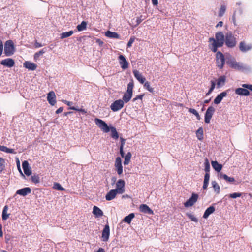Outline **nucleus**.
Listing matches in <instances>:
<instances>
[{
    "instance_id": "1",
    "label": "nucleus",
    "mask_w": 252,
    "mask_h": 252,
    "mask_svg": "<svg viewBox=\"0 0 252 252\" xmlns=\"http://www.w3.org/2000/svg\"><path fill=\"white\" fill-rule=\"evenodd\" d=\"M209 48L213 52H216L218 48L223 46L224 43L229 48H233L236 45V39L231 32H227L225 36L221 32L215 34V38H209Z\"/></svg>"
},
{
    "instance_id": "2",
    "label": "nucleus",
    "mask_w": 252,
    "mask_h": 252,
    "mask_svg": "<svg viewBox=\"0 0 252 252\" xmlns=\"http://www.w3.org/2000/svg\"><path fill=\"white\" fill-rule=\"evenodd\" d=\"M226 60L227 64L233 69L241 71L246 68L242 63L236 62L235 59L230 55L226 57Z\"/></svg>"
},
{
    "instance_id": "3",
    "label": "nucleus",
    "mask_w": 252,
    "mask_h": 252,
    "mask_svg": "<svg viewBox=\"0 0 252 252\" xmlns=\"http://www.w3.org/2000/svg\"><path fill=\"white\" fill-rule=\"evenodd\" d=\"M120 139H121V145L120 147V153L122 157H123V158L124 157L125 160L124 161V164L125 165H126L129 163L132 155L130 152H128L126 154V155L125 156H124L123 147L125 143V140L122 137H121Z\"/></svg>"
},
{
    "instance_id": "4",
    "label": "nucleus",
    "mask_w": 252,
    "mask_h": 252,
    "mask_svg": "<svg viewBox=\"0 0 252 252\" xmlns=\"http://www.w3.org/2000/svg\"><path fill=\"white\" fill-rule=\"evenodd\" d=\"M134 84L133 82H129L127 85V90L123 96L124 103H127L129 101L132 96L133 88Z\"/></svg>"
},
{
    "instance_id": "5",
    "label": "nucleus",
    "mask_w": 252,
    "mask_h": 252,
    "mask_svg": "<svg viewBox=\"0 0 252 252\" xmlns=\"http://www.w3.org/2000/svg\"><path fill=\"white\" fill-rule=\"evenodd\" d=\"M15 47L13 42L9 40L6 41L4 44V52L6 56H10L15 52Z\"/></svg>"
},
{
    "instance_id": "6",
    "label": "nucleus",
    "mask_w": 252,
    "mask_h": 252,
    "mask_svg": "<svg viewBox=\"0 0 252 252\" xmlns=\"http://www.w3.org/2000/svg\"><path fill=\"white\" fill-rule=\"evenodd\" d=\"M216 53V65L220 69H221L225 64L224 56L221 52L217 51Z\"/></svg>"
},
{
    "instance_id": "7",
    "label": "nucleus",
    "mask_w": 252,
    "mask_h": 252,
    "mask_svg": "<svg viewBox=\"0 0 252 252\" xmlns=\"http://www.w3.org/2000/svg\"><path fill=\"white\" fill-rule=\"evenodd\" d=\"M95 124L104 132H109L110 129L107 124L103 120L98 118H95L94 120Z\"/></svg>"
},
{
    "instance_id": "8",
    "label": "nucleus",
    "mask_w": 252,
    "mask_h": 252,
    "mask_svg": "<svg viewBox=\"0 0 252 252\" xmlns=\"http://www.w3.org/2000/svg\"><path fill=\"white\" fill-rule=\"evenodd\" d=\"M124 103L121 99H119L115 101L110 105V108L113 112H116L124 107Z\"/></svg>"
},
{
    "instance_id": "9",
    "label": "nucleus",
    "mask_w": 252,
    "mask_h": 252,
    "mask_svg": "<svg viewBox=\"0 0 252 252\" xmlns=\"http://www.w3.org/2000/svg\"><path fill=\"white\" fill-rule=\"evenodd\" d=\"M215 111V108L213 106H209L205 115L204 121L206 123L208 124L210 122V120Z\"/></svg>"
},
{
    "instance_id": "10",
    "label": "nucleus",
    "mask_w": 252,
    "mask_h": 252,
    "mask_svg": "<svg viewBox=\"0 0 252 252\" xmlns=\"http://www.w3.org/2000/svg\"><path fill=\"white\" fill-rule=\"evenodd\" d=\"M114 166L117 174L119 175H122L123 174V166L122 164V160L120 157H118L116 158Z\"/></svg>"
},
{
    "instance_id": "11",
    "label": "nucleus",
    "mask_w": 252,
    "mask_h": 252,
    "mask_svg": "<svg viewBox=\"0 0 252 252\" xmlns=\"http://www.w3.org/2000/svg\"><path fill=\"white\" fill-rule=\"evenodd\" d=\"M198 198V195L197 194L193 193L191 197L188 199L186 202L184 203V206L186 207H189L192 206L197 201Z\"/></svg>"
},
{
    "instance_id": "12",
    "label": "nucleus",
    "mask_w": 252,
    "mask_h": 252,
    "mask_svg": "<svg viewBox=\"0 0 252 252\" xmlns=\"http://www.w3.org/2000/svg\"><path fill=\"white\" fill-rule=\"evenodd\" d=\"M125 181L122 179H119L116 183V189L119 194H122L125 192Z\"/></svg>"
},
{
    "instance_id": "13",
    "label": "nucleus",
    "mask_w": 252,
    "mask_h": 252,
    "mask_svg": "<svg viewBox=\"0 0 252 252\" xmlns=\"http://www.w3.org/2000/svg\"><path fill=\"white\" fill-rule=\"evenodd\" d=\"M118 59L119 61L120 65L123 69L125 70L128 68L129 63L124 55H119L118 57Z\"/></svg>"
},
{
    "instance_id": "14",
    "label": "nucleus",
    "mask_w": 252,
    "mask_h": 252,
    "mask_svg": "<svg viewBox=\"0 0 252 252\" xmlns=\"http://www.w3.org/2000/svg\"><path fill=\"white\" fill-rule=\"evenodd\" d=\"M110 235V228L108 225H105L102 232V240L106 242L108 240Z\"/></svg>"
},
{
    "instance_id": "15",
    "label": "nucleus",
    "mask_w": 252,
    "mask_h": 252,
    "mask_svg": "<svg viewBox=\"0 0 252 252\" xmlns=\"http://www.w3.org/2000/svg\"><path fill=\"white\" fill-rule=\"evenodd\" d=\"M239 49L242 52H246L252 49V44H247L245 42L242 41L239 44Z\"/></svg>"
},
{
    "instance_id": "16",
    "label": "nucleus",
    "mask_w": 252,
    "mask_h": 252,
    "mask_svg": "<svg viewBox=\"0 0 252 252\" xmlns=\"http://www.w3.org/2000/svg\"><path fill=\"white\" fill-rule=\"evenodd\" d=\"M249 89L242 88H238L235 89V94L240 96H248L250 94Z\"/></svg>"
},
{
    "instance_id": "17",
    "label": "nucleus",
    "mask_w": 252,
    "mask_h": 252,
    "mask_svg": "<svg viewBox=\"0 0 252 252\" xmlns=\"http://www.w3.org/2000/svg\"><path fill=\"white\" fill-rule=\"evenodd\" d=\"M0 64L3 66L10 68L14 65L15 62L14 60L11 58H7L2 60L0 62Z\"/></svg>"
},
{
    "instance_id": "18",
    "label": "nucleus",
    "mask_w": 252,
    "mask_h": 252,
    "mask_svg": "<svg viewBox=\"0 0 252 252\" xmlns=\"http://www.w3.org/2000/svg\"><path fill=\"white\" fill-rule=\"evenodd\" d=\"M47 100L49 103L53 106L56 103L55 94L53 91L50 92L47 95Z\"/></svg>"
},
{
    "instance_id": "19",
    "label": "nucleus",
    "mask_w": 252,
    "mask_h": 252,
    "mask_svg": "<svg viewBox=\"0 0 252 252\" xmlns=\"http://www.w3.org/2000/svg\"><path fill=\"white\" fill-rule=\"evenodd\" d=\"M139 210L141 212L150 215H153L154 214L153 211L146 204L140 205L139 206Z\"/></svg>"
},
{
    "instance_id": "20",
    "label": "nucleus",
    "mask_w": 252,
    "mask_h": 252,
    "mask_svg": "<svg viewBox=\"0 0 252 252\" xmlns=\"http://www.w3.org/2000/svg\"><path fill=\"white\" fill-rule=\"evenodd\" d=\"M133 73L134 77L136 78V79L141 84H143L146 80V79L142 76V75L139 72V71L137 70H134L133 71Z\"/></svg>"
},
{
    "instance_id": "21",
    "label": "nucleus",
    "mask_w": 252,
    "mask_h": 252,
    "mask_svg": "<svg viewBox=\"0 0 252 252\" xmlns=\"http://www.w3.org/2000/svg\"><path fill=\"white\" fill-rule=\"evenodd\" d=\"M22 167L24 170V173L27 176H30L32 174V170L31 169L30 167L29 166V164L28 161H24L22 163Z\"/></svg>"
},
{
    "instance_id": "22",
    "label": "nucleus",
    "mask_w": 252,
    "mask_h": 252,
    "mask_svg": "<svg viewBox=\"0 0 252 252\" xmlns=\"http://www.w3.org/2000/svg\"><path fill=\"white\" fill-rule=\"evenodd\" d=\"M118 192L117 190L111 189L106 195L105 198L107 201H110L114 199Z\"/></svg>"
},
{
    "instance_id": "23",
    "label": "nucleus",
    "mask_w": 252,
    "mask_h": 252,
    "mask_svg": "<svg viewBox=\"0 0 252 252\" xmlns=\"http://www.w3.org/2000/svg\"><path fill=\"white\" fill-rule=\"evenodd\" d=\"M31 192V189L29 187H25L21 189L18 190L16 191V194H19L23 196L27 195V194Z\"/></svg>"
},
{
    "instance_id": "24",
    "label": "nucleus",
    "mask_w": 252,
    "mask_h": 252,
    "mask_svg": "<svg viewBox=\"0 0 252 252\" xmlns=\"http://www.w3.org/2000/svg\"><path fill=\"white\" fill-rule=\"evenodd\" d=\"M227 91H224L218 95L214 100V103L216 104H219L223 98L227 95Z\"/></svg>"
},
{
    "instance_id": "25",
    "label": "nucleus",
    "mask_w": 252,
    "mask_h": 252,
    "mask_svg": "<svg viewBox=\"0 0 252 252\" xmlns=\"http://www.w3.org/2000/svg\"><path fill=\"white\" fill-rule=\"evenodd\" d=\"M24 66L31 70H35L37 68V65L34 63L26 61L23 63Z\"/></svg>"
},
{
    "instance_id": "26",
    "label": "nucleus",
    "mask_w": 252,
    "mask_h": 252,
    "mask_svg": "<svg viewBox=\"0 0 252 252\" xmlns=\"http://www.w3.org/2000/svg\"><path fill=\"white\" fill-rule=\"evenodd\" d=\"M105 35L110 38L120 39V36L119 34L116 32L108 31L105 32Z\"/></svg>"
},
{
    "instance_id": "27",
    "label": "nucleus",
    "mask_w": 252,
    "mask_h": 252,
    "mask_svg": "<svg viewBox=\"0 0 252 252\" xmlns=\"http://www.w3.org/2000/svg\"><path fill=\"white\" fill-rule=\"evenodd\" d=\"M93 213L96 217H101L103 215V211L98 207L94 206Z\"/></svg>"
},
{
    "instance_id": "28",
    "label": "nucleus",
    "mask_w": 252,
    "mask_h": 252,
    "mask_svg": "<svg viewBox=\"0 0 252 252\" xmlns=\"http://www.w3.org/2000/svg\"><path fill=\"white\" fill-rule=\"evenodd\" d=\"M213 168L218 172H220L222 168L221 164H219L217 161H212L211 162Z\"/></svg>"
},
{
    "instance_id": "29",
    "label": "nucleus",
    "mask_w": 252,
    "mask_h": 252,
    "mask_svg": "<svg viewBox=\"0 0 252 252\" xmlns=\"http://www.w3.org/2000/svg\"><path fill=\"white\" fill-rule=\"evenodd\" d=\"M215 210V207L214 206H210L208 207L205 211L203 217L205 219H206L208 217V216L213 213Z\"/></svg>"
},
{
    "instance_id": "30",
    "label": "nucleus",
    "mask_w": 252,
    "mask_h": 252,
    "mask_svg": "<svg viewBox=\"0 0 252 252\" xmlns=\"http://www.w3.org/2000/svg\"><path fill=\"white\" fill-rule=\"evenodd\" d=\"M219 176L220 178L224 179L227 182L233 183L235 181V179L233 177H228L227 175L222 173H220Z\"/></svg>"
},
{
    "instance_id": "31",
    "label": "nucleus",
    "mask_w": 252,
    "mask_h": 252,
    "mask_svg": "<svg viewBox=\"0 0 252 252\" xmlns=\"http://www.w3.org/2000/svg\"><path fill=\"white\" fill-rule=\"evenodd\" d=\"M196 135L197 139L202 141L203 139V129L202 127H199L196 131Z\"/></svg>"
},
{
    "instance_id": "32",
    "label": "nucleus",
    "mask_w": 252,
    "mask_h": 252,
    "mask_svg": "<svg viewBox=\"0 0 252 252\" xmlns=\"http://www.w3.org/2000/svg\"><path fill=\"white\" fill-rule=\"evenodd\" d=\"M210 179V174H205L204 176V179L203 185V189L204 190L207 189V187L209 184V181Z\"/></svg>"
},
{
    "instance_id": "33",
    "label": "nucleus",
    "mask_w": 252,
    "mask_h": 252,
    "mask_svg": "<svg viewBox=\"0 0 252 252\" xmlns=\"http://www.w3.org/2000/svg\"><path fill=\"white\" fill-rule=\"evenodd\" d=\"M0 150L7 153H15L14 149L8 148L5 146H0Z\"/></svg>"
},
{
    "instance_id": "34",
    "label": "nucleus",
    "mask_w": 252,
    "mask_h": 252,
    "mask_svg": "<svg viewBox=\"0 0 252 252\" xmlns=\"http://www.w3.org/2000/svg\"><path fill=\"white\" fill-rule=\"evenodd\" d=\"M212 185L214 189V191L217 194H219L220 192V187L217 182L215 181L212 182Z\"/></svg>"
},
{
    "instance_id": "35",
    "label": "nucleus",
    "mask_w": 252,
    "mask_h": 252,
    "mask_svg": "<svg viewBox=\"0 0 252 252\" xmlns=\"http://www.w3.org/2000/svg\"><path fill=\"white\" fill-rule=\"evenodd\" d=\"M134 216L135 215L134 213H130L128 216L124 218V221L126 222H127L128 224H130L131 223L132 219L134 218Z\"/></svg>"
},
{
    "instance_id": "36",
    "label": "nucleus",
    "mask_w": 252,
    "mask_h": 252,
    "mask_svg": "<svg viewBox=\"0 0 252 252\" xmlns=\"http://www.w3.org/2000/svg\"><path fill=\"white\" fill-rule=\"evenodd\" d=\"M73 31L72 30L69 32H62L60 35V38L61 39L67 38L68 37L71 36L73 34Z\"/></svg>"
},
{
    "instance_id": "37",
    "label": "nucleus",
    "mask_w": 252,
    "mask_h": 252,
    "mask_svg": "<svg viewBox=\"0 0 252 252\" xmlns=\"http://www.w3.org/2000/svg\"><path fill=\"white\" fill-rule=\"evenodd\" d=\"M8 210V206L7 205L5 206L3 208L2 214V218L3 220H6L9 217V214H7V212Z\"/></svg>"
},
{
    "instance_id": "38",
    "label": "nucleus",
    "mask_w": 252,
    "mask_h": 252,
    "mask_svg": "<svg viewBox=\"0 0 252 252\" xmlns=\"http://www.w3.org/2000/svg\"><path fill=\"white\" fill-rule=\"evenodd\" d=\"M87 23L85 21H82L80 24L77 26V29L78 31H82L86 29Z\"/></svg>"
},
{
    "instance_id": "39",
    "label": "nucleus",
    "mask_w": 252,
    "mask_h": 252,
    "mask_svg": "<svg viewBox=\"0 0 252 252\" xmlns=\"http://www.w3.org/2000/svg\"><path fill=\"white\" fill-rule=\"evenodd\" d=\"M111 131V136L115 139H117L119 137L118 133L116 130V129L114 127H112L110 128Z\"/></svg>"
},
{
    "instance_id": "40",
    "label": "nucleus",
    "mask_w": 252,
    "mask_h": 252,
    "mask_svg": "<svg viewBox=\"0 0 252 252\" xmlns=\"http://www.w3.org/2000/svg\"><path fill=\"white\" fill-rule=\"evenodd\" d=\"M53 188L57 190L63 191L65 189L61 186V185L58 183H54Z\"/></svg>"
},
{
    "instance_id": "41",
    "label": "nucleus",
    "mask_w": 252,
    "mask_h": 252,
    "mask_svg": "<svg viewBox=\"0 0 252 252\" xmlns=\"http://www.w3.org/2000/svg\"><path fill=\"white\" fill-rule=\"evenodd\" d=\"M45 52L46 50H45L44 49H42L39 52L35 53L34 55V59L35 61L37 60L40 56L42 55Z\"/></svg>"
},
{
    "instance_id": "42",
    "label": "nucleus",
    "mask_w": 252,
    "mask_h": 252,
    "mask_svg": "<svg viewBox=\"0 0 252 252\" xmlns=\"http://www.w3.org/2000/svg\"><path fill=\"white\" fill-rule=\"evenodd\" d=\"M144 87L149 91L150 93H153L154 92V89L151 87L150 83L148 81H145L144 83Z\"/></svg>"
},
{
    "instance_id": "43",
    "label": "nucleus",
    "mask_w": 252,
    "mask_h": 252,
    "mask_svg": "<svg viewBox=\"0 0 252 252\" xmlns=\"http://www.w3.org/2000/svg\"><path fill=\"white\" fill-rule=\"evenodd\" d=\"M31 179L34 184L39 183L40 182V178L38 175H33L31 177Z\"/></svg>"
},
{
    "instance_id": "44",
    "label": "nucleus",
    "mask_w": 252,
    "mask_h": 252,
    "mask_svg": "<svg viewBox=\"0 0 252 252\" xmlns=\"http://www.w3.org/2000/svg\"><path fill=\"white\" fill-rule=\"evenodd\" d=\"M5 168V160L2 158H0V173L2 172V171Z\"/></svg>"
},
{
    "instance_id": "45",
    "label": "nucleus",
    "mask_w": 252,
    "mask_h": 252,
    "mask_svg": "<svg viewBox=\"0 0 252 252\" xmlns=\"http://www.w3.org/2000/svg\"><path fill=\"white\" fill-rule=\"evenodd\" d=\"M225 81V76H220L217 81V85L218 86H220L222 83L223 84Z\"/></svg>"
},
{
    "instance_id": "46",
    "label": "nucleus",
    "mask_w": 252,
    "mask_h": 252,
    "mask_svg": "<svg viewBox=\"0 0 252 252\" xmlns=\"http://www.w3.org/2000/svg\"><path fill=\"white\" fill-rule=\"evenodd\" d=\"M226 10V7L224 5H222L220 9L219 12V16L221 17L223 15Z\"/></svg>"
},
{
    "instance_id": "47",
    "label": "nucleus",
    "mask_w": 252,
    "mask_h": 252,
    "mask_svg": "<svg viewBox=\"0 0 252 252\" xmlns=\"http://www.w3.org/2000/svg\"><path fill=\"white\" fill-rule=\"evenodd\" d=\"M241 195H242V193H241L235 192V193H233L230 194L229 196V197L232 198H236L237 197H241Z\"/></svg>"
},
{
    "instance_id": "48",
    "label": "nucleus",
    "mask_w": 252,
    "mask_h": 252,
    "mask_svg": "<svg viewBox=\"0 0 252 252\" xmlns=\"http://www.w3.org/2000/svg\"><path fill=\"white\" fill-rule=\"evenodd\" d=\"M69 109H71V110H74L75 111L81 112L83 114H86L87 113V111L84 109H82V108L79 109V108H77L74 106L70 107Z\"/></svg>"
},
{
    "instance_id": "49",
    "label": "nucleus",
    "mask_w": 252,
    "mask_h": 252,
    "mask_svg": "<svg viewBox=\"0 0 252 252\" xmlns=\"http://www.w3.org/2000/svg\"><path fill=\"white\" fill-rule=\"evenodd\" d=\"M135 37L134 36H131L127 44V47L129 48V47H131L132 44L135 41Z\"/></svg>"
},
{
    "instance_id": "50",
    "label": "nucleus",
    "mask_w": 252,
    "mask_h": 252,
    "mask_svg": "<svg viewBox=\"0 0 252 252\" xmlns=\"http://www.w3.org/2000/svg\"><path fill=\"white\" fill-rule=\"evenodd\" d=\"M205 171L206 172L205 174H209V171H210V164L208 161L207 160L205 165Z\"/></svg>"
},
{
    "instance_id": "51",
    "label": "nucleus",
    "mask_w": 252,
    "mask_h": 252,
    "mask_svg": "<svg viewBox=\"0 0 252 252\" xmlns=\"http://www.w3.org/2000/svg\"><path fill=\"white\" fill-rule=\"evenodd\" d=\"M242 87L245 88H247L249 90L252 91V85L248 84H243L242 85Z\"/></svg>"
},
{
    "instance_id": "52",
    "label": "nucleus",
    "mask_w": 252,
    "mask_h": 252,
    "mask_svg": "<svg viewBox=\"0 0 252 252\" xmlns=\"http://www.w3.org/2000/svg\"><path fill=\"white\" fill-rule=\"evenodd\" d=\"M187 215L191 220H192L194 222H197L198 219L195 216H194L193 215L188 214Z\"/></svg>"
},
{
    "instance_id": "53",
    "label": "nucleus",
    "mask_w": 252,
    "mask_h": 252,
    "mask_svg": "<svg viewBox=\"0 0 252 252\" xmlns=\"http://www.w3.org/2000/svg\"><path fill=\"white\" fill-rule=\"evenodd\" d=\"M144 94H140V95H137L135 98H134L132 100V101L133 102L136 101L138 99H140V100H142L143 96H144Z\"/></svg>"
},
{
    "instance_id": "54",
    "label": "nucleus",
    "mask_w": 252,
    "mask_h": 252,
    "mask_svg": "<svg viewBox=\"0 0 252 252\" xmlns=\"http://www.w3.org/2000/svg\"><path fill=\"white\" fill-rule=\"evenodd\" d=\"M3 50V43H2V41L1 40H0V57L1 56V55L2 53Z\"/></svg>"
},
{
    "instance_id": "55",
    "label": "nucleus",
    "mask_w": 252,
    "mask_h": 252,
    "mask_svg": "<svg viewBox=\"0 0 252 252\" xmlns=\"http://www.w3.org/2000/svg\"><path fill=\"white\" fill-rule=\"evenodd\" d=\"M42 46H43V45L41 43L37 42L36 40L35 41V43H34L35 48H37L41 47Z\"/></svg>"
},
{
    "instance_id": "56",
    "label": "nucleus",
    "mask_w": 252,
    "mask_h": 252,
    "mask_svg": "<svg viewBox=\"0 0 252 252\" xmlns=\"http://www.w3.org/2000/svg\"><path fill=\"white\" fill-rule=\"evenodd\" d=\"M188 111L193 115H194L197 112L195 109L193 108H189Z\"/></svg>"
},
{
    "instance_id": "57",
    "label": "nucleus",
    "mask_w": 252,
    "mask_h": 252,
    "mask_svg": "<svg viewBox=\"0 0 252 252\" xmlns=\"http://www.w3.org/2000/svg\"><path fill=\"white\" fill-rule=\"evenodd\" d=\"M63 107H60L59 109H58L56 110V114H59V113H61L62 112H63Z\"/></svg>"
},
{
    "instance_id": "58",
    "label": "nucleus",
    "mask_w": 252,
    "mask_h": 252,
    "mask_svg": "<svg viewBox=\"0 0 252 252\" xmlns=\"http://www.w3.org/2000/svg\"><path fill=\"white\" fill-rule=\"evenodd\" d=\"M140 17H138L136 20V25H138L142 21V19Z\"/></svg>"
},
{
    "instance_id": "59",
    "label": "nucleus",
    "mask_w": 252,
    "mask_h": 252,
    "mask_svg": "<svg viewBox=\"0 0 252 252\" xmlns=\"http://www.w3.org/2000/svg\"><path fill=\"white\" fill-rule=\"evenodd\" d=\"M232 22L233 23L236 25V15H235V12L234 13L233 15L232 18Z\"/></svg>"
},
{
    "instance_id": "60",
    "label": "nucleus",
    "mask_w": 252,
    "mask_h": 252,
    "mask_svg": "<svg viewBox=\"0 0 252 252\" xmlns=\"http://www.w3.org/2000/svg\"><path fill=\"white\" fill-rule=\"evenodd\" d=\"M63 102L66 104L67 105L70 106L72 104V102L70 101H68L67 100H63Z\"/></svg>"
},
{
    "instance_id": "61",
    "label": "nucleus",
    "mask_w": 252,
    "mask_h": 252,
    "mask_svg": "<svg viewBox=\"0 0 252 252\" xmlns=\"http://www.w3.org/2000/svg\"><path fill=\"white\" fill-rule=\"evenodd\" d=\"M152 4L154 5L157 6L158 4V0H151Z\"/></svg>"
},
{
    "instance_id": "62",
    "label": "nucleus",
    "mask_w": 252,
    "mask_h": 252,
    "mask_svg": "<svg viewBox=\"0 0 252 252\" xmlns=\"http://www.w3.org/2000/svg\"><path fill=\"white\" fill-rule=\"evenodd\" d=\"M194 115L196 116V119L198 120H200L201 119V117L199 114V113L197 112L196 113H195L194 114Z\"/></svg>"
},
{
    "instance_id": "63",
    "label": "nucleus",
    "mask_w": 252,
    "mask_h": 252,
    "mask_svg": "<svg viewBox=\"0 0 252 252\" xmlns=\"http://www.w3.org/2000/svg\"><path fill=\"white\" fill-rule=\"evenodd\" d=\"M211 88H212L213 89H214L215 86H216L215 82L214 81H211Z\"/></svg>"
},
{
    "instance_id": "64",
    "label": "nucleus",
    "mask_w": 252,
    "mask_h": 252,
    "mask_svg": "<svg viewBox=\"0 0 252 252\" xmlns=\"http://www.w3.org/2000/svg\"><path fill=\"white\" fill-rule=\"evenodd\" d=\"M96 252H105V250L104 249L100 248L98 249V250Z\"/></svg>"
}]
</instances>
